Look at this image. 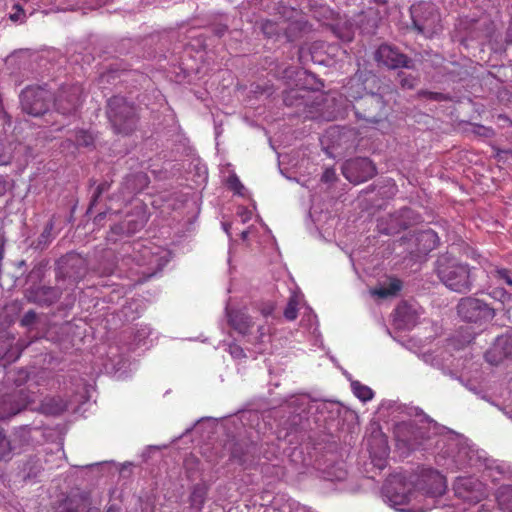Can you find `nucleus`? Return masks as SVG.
I'll use <instances>...</instances> for the list:
<instances>
[{"label":"nucleus","instance_id":"obj_1","mask_svg":"<svg viewBox=\"0 0 512 512\" xmlns=\"http://www.w3.org/2000/svg\"><path fill=\"white\" fill-rule=\"evenodd\" d=\"M364 85L359 80L351 79L344 87V95L353 103V110L358 121L365 126L375 125L387 117L386 103L378 93L365 92Z\"/></svg>","mask_w":512,"mask_h":512},{"label":"nucleus","instance_id":"obj_2","mask_svg":"<svg viewBox=\"0 0 512 512\" xmlns=\"http://www.w3.org/2000/svg\"><path fill=\"white\" fill-rule=\"evenodd\" d=\"M436 272L441 282L452 291L466 293L472 287L469 266L449 254L438 257Z\"/></svg>","mask_w":512,"mask_h":512},{"label":"nucleus","instance_id":"obj_3","mask_svg":"<svg viewBox=\"0 0 512 512\" xmlns=\"http://www.w3.org/2000/svg\"><path fill=\"white\" fill-rule=\"evenodd\" d=\"M106 113L115 133L130 135L136 130L139 121L137 108L124 97H111Z\"/></svg>","mask_w":512,"mask_h":512},{"label":"nucleus","instance_id":"obj_4","mask_svg":"<svg viewBox=\"0 0 512 512\" xmlns=\"http://www.w3.org/2000/svg\"><path fill=\"white\" fill-rule=\"evenodd\" d=\"M412 27L427 38L442 31L440 13L431 2H419L410 8Z\"/></svg>","mask_w":512,"mask_h":512},{"label":"nucleus","instance_id":"obj_5","mask_svg":"<svg viewBox=\"0 0 512 512\" xmlns=\"http://www.w3.org/2000/svg\"><path fill=\"white\" fill-rule=\"evenodd\" d=\"M282 28L283 37L288 42H293L308 34L312 26L301 11L284 6L282 7Z\"/></svg>","mask_w":512,"mask_h":512},{"label":"nucleus","instance_id":"obj_6","mask_svg":"<svg viewBox=\"0 0 512 512\" xmlns=\"http://www.w3.org/2000/svg\"><path fill=\"white\" fill-rule=\"evenodd\" d=\"M50 92L42 87H27L20 95L22 110L32 116H41L48 111Z\"/></svg>","mask_w":512,"mask_h":512},{"label":"nucleus","instance_id":"obj_7","mask_svg":"<svg viewBox=\"0 0 512 512\" xmlns=\"http://www.w3.org/2000/svg\"><path fill=\"white\" fill-rule=\"evenodd\" d=\"M83 88L78 83L62 85L54 98V106L57 112L70 115L76 112L81 104Z\"/></svg>","mask_w":512,"mask_h":512},{"label":"nucleus","instance_id":"obj_8","mask_svg":"<svg viewBox=\"0 0 512 512\" xmlns=\"http://www.w3.org/2000/svg\"><path fill=\"white\" fill-rule=\"evenodd\" d=\"M458 315L467 322H482L491 320L494 310L482 300L467 297L461 299L457 306Z\"/></svg>","mask_w":512,"mask_h":512},{"label":"nucleus","instance_id":"obj_9","mask_svg":"<svg viewBox=\"0 0 512 512\" xmlns=\"http://www.w3.org/2000/svg\"><path fill=\"white\" fill-rule=\"evenodd\" d=\"M376 173V166L366 157L349 159L342 166L343 176L354 184L365 182L373 178Z\"/></svg>","mask_w":512,"mask_h":512},{"label":"nucleus","instance_id":"obj_10","mask_svg":"<svg viewBox=\"0 0 512 512\" xmlns=\"http://www.w3.org/2000/svg\"><path fill=\"white\" fill-rule=\"evenodd\" d=\"M32 402L31 394L26 389H15L0 398V420L9 419L25 410Z\"/></svg>","mask_w":512,"mask_h":512},{"label":"nucleus","instance_id":"obj_11","mask_svg":"<svg viewBox=\"0 0 512 512\" xmlns=\"http://www.w3.org/2000/svg\"><path fill=\"white\" fill-rule=\"evenodd\" d=\"M374 59L379 65L388 69L412 68L413 61L406 54L402 53L397 47L382 44L374 54Z\"/></svg>","mask_w":512,"mask_h":512},{"label":"nucleus","instance_id":"obj_12","mask_svg":"<svg viewBox=\"0 0 512 512\" xmlns=\"http://www.w3.org/2000/svg\"><path fill=\"white\" fill-rule=\"evenodd\" d=\"M420 490L425 494L441 496L446 490V481L443 475L433 469H425L422 471L419 483L417 484Z\"/></svg>","mask_w":512,"mask_h":512},{"label":"nucleus","instance_id":"obj_13","mask_svg":"<svg viewBox=\"0 0 512 512\" xmlns=\"http://www.w3.org/2000/svg\"><path fill=\"white\" fill-rule=\"evenodd\" d=\"M91 502L83 494L71 495L63 499L56 506L55 512H91Z\"/></svg>","mask_w":512,"mask_h":512},{"label":"nucleus","instance_id":"obj_14","mask_svg":"<svg viewBox=\"0 0 512 512\" xmlns=\"http://www.w3.org/2000/svg\"><path fill=\"white\" fill-rule=\"evenodd\" d=\"M62 295V291L57 287L41 286L30 292L29 299L41 305H51L55 303Z\"/></svg>","mask_w":512,"mask_h":512},{"label":"nucleus","instance_id":"obj_15","mask_svg":"<svg viewBox=\"0 0 512 512\" xmlns=\"http://www.w3.org/2000/svg\"><path fill=\"white\" fill-rule=\"evenodd\" d=\"M228 322L237 332L246 335L254 326L252 317L244 310H231L228 312Z\"/></svg>","mask_w":512,"mask_h":512},{"label":"nucleus","instance_id":"obj_16","mask_svg":"<svg viewBox=\"0 0 512 512\" xmlns=\"http://www.w3.org/2000/svg\"><path fill=\"white\" fill-rule=\"evenodd\" d=\"M408 228V225L401 221L398 214H390L381 217L377 223V229L385 235H394Z\"/></svg>","mask_w":512,"mask_h":512},{"label":"nucleus","instance_id":"obj_17","mask_svg":"<svg viewBox=\"0 0 512 512\" xmlns=\"http://www.w3.org/2000/svg\"><path fill=\"white\" fill-rule=\"evenodd\" d=\"M68 408V402L60 396L46 397L41 403V410L47 415H61Z\"/></svg>","mask_w":512,"mask_h":512},{"label":"nucleus","instance_id":"obj_18","mask_svg":"<svg viewBox=\"0 0 512 512\" xmlns=\"http://www.w3.org/2000/svg\"><path fill=\"white\" fill-rule=\"evenodd\" d=\"M311 91L301 88V89H291L284 94V103L287 106H308Z\"/></svg>","mask_w":512,"mask_h":512},{"label":"nucleus","instance_id":"obj_19","mask_svg":"<svg viewBox=\"0 0 512 512\" xmlns=\"http://www.w3.org/2000/svg\"><path fill=\"white\" fill-rule=\"evenodd\" d=\"M261 29L267 38L278 40L283 37L282 10L279 11L275 19H266L261 24Z\"/></svg>","mask_w":512,"mask_h":512},{"label":"nucleus","instance_id":"obj_20","mask_svg":"<svg viewBox=\"0 0 512 512\" xmlns=\"http://www.w3.org/2000/svg\"><path fill=\"white\" fill-rule=\"evenodd\" d=\"M29 343H22L19 341L15 348H12L9 340H0V359L5 362H12L20 357V354Z\"/></svg>","mask_w":512,"mask_h":512},{"label":"nucleus","instance_id":"obj_21","mask_svg":"<svg viewBox=\"0 0 512 512\" xmlns=\"http://www.w3.org/2000/svg\"><path fill=\"white\" fill-rule=\"evenodd\" d=\"M207 498V488L197 484L193 487L189 497L190 508L192 512H201Z\"/></svg>","mask_w":512,"mask_h":512},{"label":"nucleus","instance_id":"obj_22","mask_svg":"<svg viewBox=\"0 0 512 512\" xmlns=\"http://www.w3.org/2000/svg\"><path fill=\"white\" fill-rule=\"evenodd\" d=\"M402 287V282L399 279L392 278L390 279L387 285H383L380 287H376L372 289L371 295L377 296L378 298L385 299L390 296L396 295Z\"/></svg>","mask_w":512,"mask_h":512},{"label":"nucleus","instance_id":"obj_23","mask_svg":"<svg viewBox=\"0 0 512 512\" xmlns=\"http://www.w3.org/2000/svg\"><path fill=\"white\" fill-rule=\"evenodd\" d=\"M139 229L137 222H121L111 227L107 239L112 242H116L117 238L114 235H131Z\"/></svg>","mask_w":512,"mask_h":512},{"label":"nucleus","instance_id":"obj_24","mask_svg":"<svg viewBox=\"0 0 512 512\" xmlns=\"http://www.w3.org/2000/svg\"><path fill=\"white\" fill-rule=\"evenodd\" d=\"M496 499L502 512H512V486L500 487Z\"/></svg>","mask_w":512,"mask_h":512},{"label":"nucleus","instance_id":"obj_25","mask_svg":"<svg viewBox=\"0 0 512 512\" xmlns=\"http://www.w3.org/2000/svg\"><path fill=\"white\" fill-rule=\"evenodd\" d=\"M412 495L413 493L411 491L408 493H400L396 491L392 492L388 487L386 488V497L388 498L390 504L400 511H403V509L398 508V506H402L409 503Z\"/></svg>","mask_w":512,"mask_h":512},{"label":"nucleus","instance_id":"obj_26","mask_svg":"<svg viewBox=\"0 0 512 512\" xmlns=\"http://www.w3.org/2000/svg\"><path fill=\"white\" fill-rule=\"evenodd\" d=\"M74 141L78 148H91L94 146L95 137L90 131L79 129L74 132Z\"/></svg>","mask_w":512,"mask_h":512},{"label":"nucleus","instance_id":"obj_27","mask_svg":"<svg viewBox=\"0 0 512 512\" xmlns=\"http://www.w3.org/2000/svg\"><path fill=\"white\" fill-rule=\"evenodd\" d=\"M351 388L354 395L363 402L370 401L374 396L372 389L359 381H353Z\"/></svg>","mask_w":512,"mask_h":512},{"label":"nucleus","instance_id":"obj_28","mask_svg":"<svg viewBox=\"0 0 512 512\" xmlns=\"http://www.w3.org/2000/svg\"><path fill=\"white\" fill-rule=\"evenodd\" d=\"M12 451L13 448L10 439L6 435L5 430L0 427V462L10 460Z\"/></svg>","mask_w":512,"mask_h":512},{"label":"nucleus","instance_id":"obj_29","mask_svg":"<svg viewBox=\"0 0 512 512\" xmlns=\"http://www.w3.org/2000/svg\"><path fill=\"white\" fill-rule=\"evenodd\" d=\"M298 305H299L298 297L296 295H292L289 298L288 303L284 309V317L288 321H293L298 317Z\"/></svg>","mask_w":512,"mask_h":512},{"label":"nucleus","instance_id":"obj_30","mask_svg":"<svg viewBox=\"0 0 512 512\" xmlns=\"http://www.w3.org/2000/svg\"><path fill=\"white\" fill-rule=\"evenodd\" d=\"M436 238H437L436 233L431 230H428V231H424V232L420 233L417 237V240L419 242L429 243L428 250H432L436 246L435 245Z\"/></svg>","mask_w":512,"mask_h":512},{"label":"nucleus","instance_id":"obj_31","mask_svg":"<svg viewBox=\"0 0 512 512\" xmlns=\"http://www.w3.org/2000/svg\"><path fill=\"white\" fill-rule=\"evenodd\" d=\"M227 185L235 194L243 195L244 186L237 175H231L227 179Z\"/></svg>","mask_w":512,"mask_h":512},{"label":"nucleus","instance_id":"obj_32","mask_svg":"<svg viewBox=\"0 0 512 512\" xmlns=\"http://www.w3.org/2000/svg\"><path fill=\"white\" fill-rule=\"evenodd\" d=\"M109 188H110V184L108 182H102L96 187V189L92 195L91 201H90L89 210H91L93 208V206L96 205L100 196L104 192L108 191Z\"/></svg>","mask_w":512,"mask_h":512},{"label":"nucleus","instance_id":"obj_33","mask_svg":"<svg viewBox=\"0 0 512 512\" xmlns=\"http://www.w3.org/2000/svg\"><path fill=\"white\" fill-rule=\"evenodd\" d=\"M9 18L13 22H23L25 19V12L22 6L19 4L13 5Z\"/></svg>","mask_w":512,"mask_h":512},{"label":"nucleus","instance_id":"obj_34","mask_svg":"<svg viewBox=\"0 0 512 512\" xmlns=\"http://www.w3.org/2000/svg\"><path fill=\"white\" fill-rule=\"evenodd\" d=\"M54 229V223L49 221L44 227L43 232L39 236V244H47L50 242L52 230Z\"/></svg>","mask_w":512,"mask_h":512},{"label":"nucleus","instance_id":"obj_35","mask_svg":"<svg viewBox=\"0 0 512 512\" xmlns=\"http://www.w3.org/2000/svg\"><path fill=\"white\" fill-rule=\"evenodd\" d=\"M419 95L422 96V97H425L427 99L434 100V101H446V100H448V96H446L443 93H439V92H432V91L422 90V91L419 92Z\"/></svg>","mask_w":512,"mask_h":512},{"label":"nucleus","instance_id":"obj_36","mask_svg":"<svg viewBox=\"0 0 512 512\" xmlns=\"http://www.w3.org/2000/svg\"><path fill=\"white\" fill-rule=\"evenodd\" d=\"M275 310V305L272 302H264L258 306V311L264 318L270 317Z\"/></svg>","mask_w":512,"mask_h":512},{"label":"nucleus","instance_id":"obj_37","mask_svg":"<svg viewBox=\"0 0 512 512\" xmlns=\"http://www.w3.org/2000/svg\"><path fill=\"white\" fill-rule=\"evenodd\" d=\"M36 319H37V314H36V312H35L34 310H29V311H27V312L23 315V317H22V319H21L20 323H21V325H22L23 327H29V326H31L32 324H34V323H35Z\"/></svg>","mask_w":512,"mask_h":512},{"label":"nucleus","instance_id":"obj_38","mask_svg":"<svg viewBox=\"0 0 512 512\" xmlns=\"http://www.w3.org/2000/svg\"><path fill=\"white\" fill-rule=\"evenodd\" d=\"M495 277H497L499 280L504 281L508 286H512V277L510 275L509 270L502 268V269H496L495 270Z\"/></svg>","mask_w":512,"mask_h":512},{"label":"nucleus","instance_id":"obj_39","mask_svg":"<svg viewBox=\"0 0 512 512\" xmlns=\"http://www.w3.org/2000/svg\"><path fill=\"white\" fill-rule=\"evenodd\" d=\"M334 32L344 42H350L354 38V34L350 28L345 29L343 33H339L338 28H335Z\"/></svg>","mask_w":512,"mask_h":512},{"label":"nucleus","instance_id":"obj_40","mask_svg":"<svg viewBox=\"0 0 512 512\" xmlns=\"http://www.w3.org/2000/svg\"><path fill=\"white\" fill-rule=\"evenodd\" d=\"M400 85L402 88L413 89L415 86V78L411 76H404L400 78Z\"/></svg>","mask_w":512,"mask_h":512},{"label":"nucleus","instance_id":"obj_41","mask_svg":"<svg viewBox=\"0 0 512 512\" xmlns=\"http://www.w3.org/2000/svg\"><path fill=\"white\" fill-rule=\"evenodd\" d=\"M336 179V174L334 169H326L322 175L323 182H332Z\"/></svg>","mask_w":512,"mask_h":512},{"label":"nucleus","instance_id":"obj_42","mask_svg":"<svg viewBox=\"0 0 512 512\" xmlns=\"http://www.w3.org/2000/svg\"><path fill=\"white\" fill-rule=\"evenodd\" d=\"M132 178L135 180H138L142 186L147 185L148 178H147L146 174H144V173H138V174L128 177L127 182H129Z\"/></svg>","mask_w":512,"mask_h":512},{"label":"nucleus","instance_id":"obj_43","mask_svg":"<svg viewBox=\"0 0 512 512\" xmlns=\"http://www.w3.org/2000/svg\"><path fill=\"white\" fill-rule=\"evenodd\" d=\"M66 262L67 263L71 262V265H70L71 267H81L83 264V260L78 257H75V256H68L66 258Z\"/></svg>","mask_w":512,"mask_h":512},{"label":"nucleus","instance_id":"obj_44","mask_svg":"<svg viewBox=\"0 0 512 512\" xmlns=\"http://www.w3.org/2000/svg\"><path fill=\"white\" fill-rule=\"evenodd\" d=\"M494 354V350H490L488 351L486 354H485V357H486V360L492 364H497L499 362L500 359H496L494 357H492Z\"/></svg>","mask_w":512,"mask_h":512},{"label":"nucleus","instance_id":"obj_45","mask_svg":"<svg viewBox=\"0 0 512 512\" xmlns=\"http://www.w3.org/2000/svg\"><path fill=\"white\" fill-rule=\"evenodd\" d=\"M293 74H294V68L289 66L284 69V71L281 74V77L282 78H291Z\"/></svg>","mask_w":512,"mask_h":512},{"label":"nucleus","instance_id":"obj_46","mask_svg":"<svg viewBox=\"0 0 512 512\" xmlns=\"http://www.w3.org/2000/svg\"><path fill=\"white\" fill-rule=\"evenodd\" d=\"M7 182L3 176L0 175V196L6 192Z\"/></svg>","mask_w":512,"mask_h":512},{"label":"nucleus","instance_id":"obj_47","mask_svg":"<svg viewBox=\"0 0 512 512\" xmlns=\"http://www.w3.org/2000/svg\"><path fill=\"white\" fill-rule=\"evenodd\" d=\"M66 274L68 275V277L73 278L74 282H78L79 279H81L83 276V272H80V271H78L75 274H70L69 272H67Z\"/></svg>","mask_w":512,"mask_h":512},{"label":"nucleus","instance_id":"obj_48","mask_svg":"<svg viewBox=\"0 0 512 512\" xmlns=\"http://www.w3.org/2000/svg\"><path fill=\"white\" fill-rule=\"evenodd\" d=\"M106 512H120V509L116 508L114 505H111L110 507H108Z\"/></svg>","mask_w":512,"mask_h":512},{"label":"nucleus","instance_id":"obj_49","mask_svg":"<svg viewBox=\"0 0 512 512\" xmlns=\"http://www.w3.org/2000/svg\"><path fill=\"white\" fill-rule=\"evenodd\" d=\"M105 214L104 213H99L96 217H95V220L97 221H100L104 218Z\"/></svg>","mask_w":512,"mask_h":512},{"label":"nucleus","instance_id":"obj_50","mask_svg":"<svg viewBox=\"0 0 512 512\" xmlns=\"http://www.w3.org/2000/svg\"><path fill=\"white\" fill-rule=\"evenodd\" d=\"M263 330H264V327H263V326H260V327L258 328V331L260 332V335H261V336H262V335H264V331H263Z\"/></svg>","mask_w":512,"mask_h":512},{"label":"nucleus","instance_id":"obj_51","mask_svg":"<svg viewBox=\"0 0 512 512\" xmlns=\"http://www.w3.org/2000/svg\"><path fill=\"white\" fill-rule=\"evenodd\" d=\"M247 234H248L247 232H243L242 233V238L245 239L247 237Z\"/></svg>","mask_w":512,"mask_h":512},{"label":"nucleus","instance_id":"obj_52","mask_svg":"<svg viewBox=\"0 0 512 512\" xmlns=\"http://www.w3.org/2000/svg\"><path fill=\"white\" fill-rule=\"evenodd\" d=\"M511 288H512V285H511Z\"/></svg>","mask_w":512,"mask_h":512}]
</instances>
